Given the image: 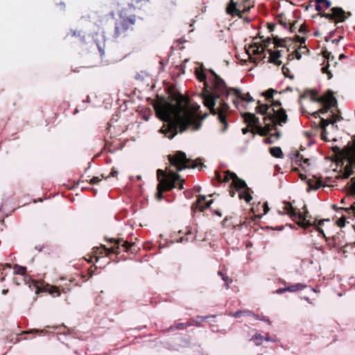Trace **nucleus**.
Wrapping results in <instances>:
<instances>
[{
    "mask_svg": "<svg viewBox=\"0 0 355 355\" xmlns=\"http://www.w3.org/2000/svg\"><path fill=\"white\" fill-rule=\"evenodd\" d=\"M312 102H316L319 103L322 107L315 112H312V117L320 118L318 122H313L312 128L315 126L316 128L321 130V139L325 141H329L327 136L326 127L329 124L334 125V124L341 120L343 118L340 114H335L333 112L327 117H320V114H326L328 110L335 107L337 104V101L334 96V93L331 90H328L325 94L319 96L318 92L315 89H312L311 93Z\"/></svg>",
    "mask_w": 355,
    "mask_h": 355,
    "instance_id": "obj_3",
    "label": "nucleus"
},
{
    "mask_svg": "<svg viewBox=\"0 0 355 355\" xmlns=\"http://www.w3.org/2000/svg\"><path fill=\"white\" fill-rule=\"evenodd\" d=\"M254 339L256 344L259 345L261 343V341L263 340V338L260 335H257L254 336Z\"/></svg>",
    "mask_w": 355,
    "mask_h": 355,
    "instance_id": "obj_33",
    "label": "nucleus"
},
{
    "mask_svg": "<svg viewBox=\"0 0 355 355\" xmlns=\"http://www.w3.org/2000/svg\"><path fill=\"white\" fill-rule=\"evenodd\" d=\"M26 268L21 266H15V272L19 275H24L25 273Z\"/></svg>",
    "mask_w": 355,
    "mask_h": 355,
    "instance_id": "obj_32",
    "label": "nucleus"
},
{
    "mask_svg": "<svg viewBox=\"0 0 355 355\" xmlns=\"http://www.w3.org/2000/svg\"><path fill=\"white\" fill-rule=\"evenodd\" d=\"M331 150L338 166H343L345 162H347L343 171H340V173L335 176V179L345 180L349 178L353 173V166H355V139L352 144L349 143L342 150L337 146H332Z\"/></svg>",
    "mask_w": 355,
    "mask_h": 355,
    "instance_id": "obj_5",
    "label": "nucleus"
},
{
    "mask_svg": "<svg viewBox=\"0 0 355 355\" xmlns=\"http://www.w3.org/2000/svg\"><path fill=\"white\" fill-rule=\"evenodd\" d=\"M243 313L241 312V311H238V312H236L235 313L233 314V316L236 317V318H238V317H240L241 315H243Z\"/></svg>",
    "mask_w": 355,
    "mask_h": 355,
    "instance_id": "obj_37",
    "label": "nucleus"
},
{
    "mask_svg": "<svg viewBox=\"0 0 355 355\" xmlns=\"http://www.w3.org/2000/svg\"><path fill=\"white\" fill-rule=\"evenodd\" d=\"M7 293H8V290L7 289H4V290L2 291V294L3 295H6Z\"/></svg>",
    "mask_w": 355,
    "mask_h": 355,
    "instance_id": "obj_42",
    "label": "nucleus"
},
{
    "mask_svg": "<svg viewBox=\"0 0 355 355\" xmlns=\"http://www.w3.org/2000/svg\"><path fill=\"white\" fill-rule=\"evenodd\" d=\"M315 2L316 3L315 10L319 12L324 8H329L331 5V1L329 0H315Z\"/></svg>",
    "mask_w": 355,
    "mask_h": 355,
    "instance_id": "obj_23",
    "label": "nucleus"
},
{
    "mask_svg": "<svg viewBox=\"0 0 355 355\" xmlns=\"http://www.w3.org/2000/svg\"><path fill=\"white\" fill-rule=\"evenodd\" d=\"M324 222H330L329 219H324V220H320L315 219L313 222H312L311 226H312V232L313 230L316 231L319 235L322 236L327 239L326 234L324 233V230L323 229L324 223Z\"/></svg>",
    "mask_w": 355,
    "mask_h": 355,
    "instance_id": "obj_19",
    "label": "nucleus"
},
{
    "mask_svg": "<svg viewBox=\"0 0 355 355\" xmlns=\"http://www.w3.org/2000/svg\"><path fill=\"white\" fill-rule=\"evenodd\" d=\"M297 39L298 42L300 43V46L295 51V56L297 59H300L304 55H307L309 51L308 47L305 45H303L305 42V39L304 37H300V35H297Z\"/></svg>",
    "mask_w": 355,
    "mask_h": 355,
    "instance_id": "obj_16",
    "label": "nucleus"
},
{
    "mask_svg": "<svg viewBox=\"0 0 355 355\" xmlns=\"http://www.w3.org/2000/svg\"><path fill=\"white\" fill-rule=\"evenodd\" d=\"M306 153L305 149L300 148V150L296 155L295 162H300V168H295V170L298 171L299 177L302 180H305L307 178V173L309 171V159L306 157Z\"/></svg>",
    "mask_w": 355,
    "mask_h": 355,
    "instance_id": "obj_10",
    "label": "nucleus"
},
{
    "mask_svg": "<svg viewBox=\"0 0 355 355\" xmlns=\"http://www.w3.org/2000/svg\"><path fill=\"white\" fill-rule=\"evenodd\" d=\"M322 16L335 22H343L347 19L346 12L340 7H334L331 8L330 12H323Z\"/></svg>",
    "mask_w": 355,
    "mask_h": 355,
    "instance_id": "obj_13",
    "label": "nucleus"
},
{
    "mask_svg": "<svg viewBox=\"0 0 355 355\" xmlns=\"http://www.w3.org/2000/svg\"><path fill=\"white\" fill-rule=\"evenodd\" d=\"M279 22L285 28H289L291 32H294L296 28H298L300 33H305L306 31V26L303 24H297L293 22L291 19H288L284 15H280Z\"/></svg>",
    "mask_w": 355,
    "mask_h": 355,
    "instance_id": "obj_15",
    "label": "nucleus"
},
{
    "mask_svg": "<svg viewBox=\"0 0 355 355\" xmlns=\"http://www.w3.org/2000/svg\"><path fill=\"white\" fill-rule=\"evenodd\" d=\"M111 241L114 243V245L116 246V248L115 247L106 248L103 245L93 248L94 257H96V261H98V258L101 257L109 256L111 253H117L116 249L119 248L122 240L111 239Z\"/></svg>",
    "mask_w": 355,
    "mask_h": 355,
    "instance_id": "obj_12",
    "label": "nucleus"
},
{
    "mask_svg": "<svg viewBox=\"0 0 355 355\" xmlns=\"http://www.w3.org/2000/svg\"><path fill=\"white\" fill-rule=\"evenodd\" d=\"M312 291L316 292V290L315 288H312Z\"/></svg>",
    "mask_w": 355,
    "mask_h": 355,
    "instance_id": "obj_46",
    "label": "nucleus"
},
{
    "mask_svg": "<svg viewBox=\"0 0 355 355\" xmlns=\"http://www.w3.org/2000/svg\"><path fill=\"white\" fill-rule=\"evenodd\" d=\"M248 132V130L246 128L243 129V132L245 134Z\"/></svg>",
    "mask_w": 355,
    "mask_h": 355,
    "instance_id": "obj_43",
    "label": "nucleus"
},
{
    "mask_svg": "<svg viewBox=\"0 0 355 355\" xmlns=\"http://www.w3.org/2000/svg\"><path fill=\"white\" fill-rule=\"evenodd\" d=\"M122 245L126 249L128 250L130 246H131V244L129 243L127 241H123V244Z\"/></svg>",
    "mask_w": 355,
    "mask_h": 355,
    "instance_id": "obj_36",
    "label": "nucleus"
},
{
    "mask_svg": "<svg viewBox=\"0 0 355 355\" xmlns=\"http://www.w3.org/2000/svg\"><path fill=\"white\" fill-rule=\"evenodd\" d=\"M117 173H118L117 171L112 169L110 174L112 176H116L117 175Z\"/></svg>",
    "mask_w": 355,
    "mask_h": 355,
    "instance_id": "obj_38",
    "label": "nucleus"
},
{
    "mask_svg": "<svg viewBox=\"0 0 355 355\" xmlns=\"http://www.w3.org/2000/svg\"><path fill=\"white\" fill-rule=\"evenodd\" d=\"M259 205H260L259 204L257 205V207H256V209H258V207H259Z\"/></svg>",
    "mask_w": 355,
    "mask_h": 355,
    "instance_id": "obj_47",
    "label": "nucleus"
},
{
    "mask_svg": "<svg viewBox=\"0 0 355 355\" xmlns=\"http://www.w3.org/2000/svg\"><path fill=\"white\" fill-rule=\"evenodd\" d=\"M345 57H346V56L345 55V54H340V55H339V58H339V60H343V58H345Z\"/></svg>",
    "mask_w": 355,
    "mask_h": 355,
    "instance_id": "obj_40",
    "label": "nucleus"
},
{
    "mask_svg": "<svg viewBox=\"0 0 355 355\" xmlns=\"http://www.w3.org/2000/svg\"><path fill=\"white\" fill-rule=\"evenodd\" d=\"M279 213L290 216L293 220H295L299 225L304 228L309 227V216L306 210H304L303 213L297 214L291 203L284 202L282 209L279 210Z\"/></svg>",
    "mask_w": 355,
    "mask_h": 355,
    "instance_id": "obj_9",
    "label": "nucleus"
},
{
    "mask_svg": "<svg viewBox=\"0 0 355 355\" xmlns=\"http://www.w3.org/2000/svg\"><path fill=\"white\" fill-rule=\"evenodd\" d=\"M309 96H310V95H309V94H302V95H301V96H300V99H301V101H302V100L303 98H304L305 97L309 98Z\"/></svg>",
    "mask_w": 355,
    "mask_h": 355,
    "instance_id": "obj_39",
    "label": "nucleus"
},
{
    "mask_svg": "<svg viewBox=\"0 0 355 355\" xmlns=\"http://www.w3.org/2000/svg\"><path fill=\"white\" fill-rule=\"evenodd\" d=\"M223 180L224 182L231 181L230 195L234 197L236 192L239 193L240 199H244L246 202H250L252 196L249 192L250 189L247 187L245 182L239 179L236 174L230 172H224Z\"/></svg>",
    "mask_w": 355,
    "mask_h": 355,
    "instance_id": "obj_8",
    "label": "nucleus"
},
{
    "mask_svg": "<svg viewBox=\"0 0 355 355\" xmlns=\"http://www.w3.org/2000/svg\"><path fill=\"white\" fill-rule=\"evenodd\" d=\"M157 175L159 182L157 186L158 192L157 194L159 199H161V193L163 191L169 190L175 187H178L179 189H183L180 176L169 168H166L164 171L158 169Z\"/></svg>",
    "mask_w": 355,
    "mask_h": 355,
    "instance_id": "obj_7",
    "label": "nucleus"
},
{
    "mask_svg": "<svg viewBox=\"0 0 355 355\" xmlns=\"http://www.w3.org/2000/svg\"><path fill=\"white\" fill-rule=\"evenodd\" d=\"M345 221H346V217L343 216L342 217H340L339 219L337 220L336 223L338 227H343L345 225Z\"/></svg>",
    "mask_w": 355,
    "mask_h": 355,
    "instance_id": "obj_30",
    "label": "nucleus"
},
{
    "mask_svg": "<svg viewBox=\"0 0 355 355\" xmlns=\"http://www.w3.org/2000/svg\"><path fill=\"white\" fill-rule=\"evenodd\" d=\"M168 159L171 164L176 168L178 171H182L184 168L189 167H194L190 164V159H187L185 153L178 151L175 154L169 155Z\"/></svg>",
    "mask_w": 355,
    "mask_h": 355,
    "instance_id": "obj_11",
    "label": "nucleus"
},
{
    "mask_svg": "<svg viewBox=\"0 0 355 355\" xmlns=\"http://www.w3.org/2000/svg\"><path fill=\"white\" fill-rule=\"evenodd\" d=\"M252 212L255 213V212H256L255 208H254V207H252Z\"/></svg>",
    "mask_w": 355,
    "mask_h": 355,
    "instance_id": "obj_44",
    "label": "nucleus"
},
{
    "mask_svg": "<svg viewBox=\"0 0 355 355\" xmlns=\"http://www.w3.org/2000/svg\"><path fill=\"white\" fill-rule=\"evenodd\" d=\"M354 182H355V176L352 178L351 180L345 185V189L348 193L352 192L351 184H352Z\"/></svg>",
    "mask_w": 355,
    "mask_h": 355,
    "instance_id": "obj_31",
    "label": "nucleus"
},
{
    "mask_svg": "<svg viewBox=\"0 0 355 355\" xmlns=\"http://www.w3.org/2000/svg\"><path fill=\"white\" fill-rule=\"evenodd\" d=\"M274 92V90L270 89L263 93L268 103L266 104H260L259 101V105L257 107V110L258 112L266 114L267 117L273 123L282 125V123L286 121L287 115L284 110L280 107L281 104L279 101L272 103L271 98Z\"/></svg>",
    "mask_w": 355,
    "mask_h": 355,
    "instance_id": "obj_6",
    "label": "nucleus"
},
{
    "mask_svg": "<svg viewBox=\"0 0 355 355\" xmlns=\"http://www.w3.org/2000/svg\"><path fill=\"white\" fill-rule=\"evenodd\" d=\"M245 121L250 125H255L257 123V119L255 116L250 113H245L243 114Z\"/></svg>",
    "mask_w": 355,
    "mask_h": 355,
    "instance_id": "obj_26",
    "label": "nucleus"
},
{
    "mask_svg": "<svg viewBox=\"0 0 355 355\" xmlns=\"http://www.w3.org/2000/svg\"><path fill=\"white\" fill-rule=\"evenodd\" d=\"M261 207L263 208V214H266L269 210L267 203H264L263 205H261Z\"/></svg>",
    "mask_w": 355,
    "mask_h": 355,
    "instance_id": "obj_35",
    "label": "nucleus"
},
{
    "mask_svg": "<svg viewBox=\"0 0 355 355\" xmlns=\"http://www.w3.org/2000/svg\"><path fill=\"white\" fill-rule=\"evenodd\" d=\"M333 246L334 248H343L347 245V243L345 241V233L343 231H340L336 234L332 236Z\"/></svg>",
    "mask_w": 355,
    "mask_h": 355,
    "instance_id": "obj_18",
    "label": "nucleus"
},
{
    "mask_svg": "<svg viewBox=\"0 0 355 355\" xmlns=\"http://www.w3.org/2000/svg\"><path fill=\"white\" fill-rule=\"evenodd\" d=\"M216 214H217L218 216H221L220 213H219V212H218V211H216Z\"/></svg>",
    "mask_w": 355,
    "mask_h": 355,
    "instance_id": "obj_45",
    "label": "nucleus"
},
{
    "mask_svg": "<svg viewBox=\"0 0 355 355\" xmlns=\"http://www.w3.org/2000/svg\"><path fill=\"white\" fill-rule=\"evenodd\" d=\"M212 200H207L205 196H200L198 198L196 204L193 206V209L202 211L204 209L209 206Z\"/></svg>",
    "mask_w": 355,
    "mask_h": 355,
    "instance_id": "obj_21",
    "label": "nucleus"
},
{
    "mask_svg": "<svg viewBox=\"0 0 355 355\" xmlns=\"http://www.w3.org/2000/svg\"><path fill=\"white\" fill-rule=\"evenodd\" d=\"M199 105L184 96L173 99L170 102L158 103L155 106L157 114L168 123L164 124L160 132L168 138L177 134V128L181 132L186 130H196L200 128L201 116Z\"/></svg>",
    "mask_w": 355,
    "mask_h": 355,
    "instance_id": "obj_1",
    "label": "nucleus"
},
{
    "mask_svg": "<svg viewBox=\"0 0 355 355\" xmlns=\"http://www.w3.org/2000/svg\"><path fill=\"white\" fill-rule=\"evenodd\" d=\"M101 181V180L98 177H94L92 179H91L90 182L92 184H97Z\"/></svg>",
    "mask_w": 355,
    "mask_h": 355,
    "instance_id": "obj_34",
    "label": "nucleus"
},
{
    "mask_svg": "<svg viewBox=\"0 0 355 355\" xmlns=\"http://www.w3.org/2000/svg\"><path fill=\"white\" fill-rule=\"evenodd\" d=\"M322 54H323V56H322L323 62H325V60H327V65L322 67L320 70L322 73L327 74L328 79H331L332 78V74H331V71L329 70V62L333 61L334 60V57L331 56V53L327 51V50L324 51L322 52Z\"/></svg>",
    "mask_w": 355,
    "mask_h": 355,
    "instance_id": "obj_17",
    "label": "nucleus"
},
{
    "mask_svg": "<svg viewBox=\"0 0 355 355\" xmlns=\"http://www.w3.org/2000/svg\"><path fill=\"white\" fill-rule=\"evenodd\" d=\"M271 155L275 157H282V151L279 147H273L270 149Z\"/></svg>",
    "mask_w": 355,
    "mask_h": 355,
    "instance_id": "obj_29",
    "label": "nucleus"
},
{
    "mask_svg": "<svg viewBox=\"0 0 355 355\" xmlns=\"http://www.w3.org/2000/svg\"><path fill=\"white\" fill-rule=\"evenodd\" d=\"M257 132L259 134L261 135H265L270 134V137L266 139V142L267 143H272L274 142L275 139H277L279 137V133L272 134L271 133V130H270L269 127H268V125H266L265 128H259L257 130Z\"/></svg>",
    "mask_w": 355,
    "mask_h": 355,
    "instance_id": "obj_20",
    "label": "nucleus"
},
{
    "mask_svg": "<svg viewBox=\"0 0 355 355\" xmlns=\"http://www.w3.org/2000/svg\"><path fill=\"white\" fill-rule=\"evenodd\" d=\"M259 205H260L259 204L257 205V207H256V209H258V207H259Z\"/></svg>",
    "mask_w": 355,
    "mask_h": 355,
    "instance_id": "obj_48",
    "label": "nucleus"
},
{
    "mask_svg": "<svg viewBox=\"0 0 355 355\" xmlns=\"http://www.w3.org/2000/svg\"><path fill=\"white\" fill-rule=\"evenodd\" d=\"M211 73V77H209V80L213 84L214 93L206 92L204 95V103L214 114H218V119L223 125L222 130L224 131L227 127L225 117L229 107L224 100L220 98V95L226 94L227 96H232V101L239 110L247 109L248 104L253 101V98L248 93H243L234 89H227L220 78L212 71Z\"/></svg>",
    "mask_w": 355,
    "mask_h": 355,
    "instance_id": "obj_2",
    "label": "nucleus"
},
{
    "mask_svg": "<svg viewBox=\"0 0 355 355\" xmlns=\"http://www.w3.org/2000/svg\"><path fill=\"white\" fill-rule=\"evenodd\" d=\"M352 192H349L351 195L355 196V182L351 184ZM348 214H353V216L355 217V201L354 203L349 207L343 209Z\"/></svg>",
    "mask_w": 355,
    "mask_h": 355,
    "instance_id": "obj_24",
    "label": "nucleus"
},
{
    "mask_svg": "<svg viewBox=\"0 0 355 355\" xmlns=\"http://www.w3.org/2000/svg\"><path fill=\"white\" fill-rule=\"evenodd\" d=\"M322 186H324L322 182L319 180L315 175H312V190L318 189Z\"/></svg>",
    "mask_w": 355,
    "mask_h": 355,
    "instance_id": "obj_27",
    "label": "nucleus"
},
{
    "mask_svg": "<svg viewBox=\"0 0 355 355\" xmlns=\"http://www.w3.org/2000/svg\"><path fill=\"white\" fill-rule=\"evenodd\" d=\"M307 184H308V185H309L308 191H309V189H311V181H310V180H308V181H307Z\"/></svg>",
    "mask_w": 355,
    "mask_h": 355,
    "instance_id": "obj_41",
    "label": "nucleus"
},
{
    "mask_svg": "<svg viewBox=\"0 0 355 355\" xmlns=\"http://www.w3.org/2000/svg\"><path fill=\"white\" fill-rule=\"evenodd\" d=\"M271 44L274 43L270 39L263 41L261 44L256 40L252 44L245 46L246 53L252 62H257L265 58L267 52L269 54V62L279 65L282 63V50L272 51L269 48Z\"/></svg>",
    "mask_w": 355,
    "mask_h": 355,
    "instance_id": "obj_4",
    "label": "nucleus"
},
{
    "mask_svg": "<svg viewBox=\"0 0 355 355\" xmlns=\"http://www.w3.org/2000/svg\"><path fill=\"white\" fill-rule=\"evenodd\" d=\"M306 287V285H304L300 283H297V284H295L293 285L287 286L284 288H279V289L277 290L276 293L278 294H282L285 291L297 292V291H300L304 289Z\"/></svg>",
    "mask_w": 355,
    "mask_h": 355,
    "instance_id": "obj_22",
    "label": "nucleus"
},
{
    "mask_svg": "<svg viewBox=\"0 0 355 355\" xmlns=\"http://www.w3.org/2000/svg\"><path fill=\"white\" fill-rule=\"evenodd\" d=\"M341 202H342V203H345L344 200H342Z\"/></svg>",
    "mask_w": 355,
    "mask_h": 355,
    "instance_id": "obj_49",
    "label": "nucleus"
},
{
    "mask_svg": "<svg viewBox=\"0 0 355 355\" xmlns=\"http://www.w3.org/2000/svg\"><path fill=\"white\" fill-rule=\"evenodd\" d=\"M196 75L197 78L200 81L205 82V86L206 87H208V83L206 80L207 78H206V76L204 74V73L202 71H200V69H196Z\"/></svg>",
    "mask_w": 355,
    "mask_h": 355,
    "instance_id": "obj_28",
    "label": "nucleus"
},
{
    "mask_svg": "<svg viewBox=\"0 0 355 355\" xmlns=\"http://www.w3.org/2000/svg\"><path fill=\"white\" fill-rule=\"evenodd\" d=\"M33 285L36 288L35 293L37 294L40 292H46L51 296L55 297H59L60 295V288L55 286L50 285L48 284H39L36 282H33Z\"/></svg>",
    "mask_w": 355,
    "mask_h": 355,
    "instance_id": "obj_14",
    "label": "nucleus"
},
{
    "mask_svg": "<svg viewBox=\"0 0 355 355\" xmlns=\"http://www.w3.org/2000/svg\"><path fill=\"white\" fill-rule=\"evenodd\" d=\"M227 12L232 15H239L240 14V11L236 8V3L231 0L230 3L227 7Z\"/></svg>",
    "mask_w": 355,
    "mask_h": 355,
    "instance_id": "obj_25",
    "label": "nucleus"
}]
</instances>
